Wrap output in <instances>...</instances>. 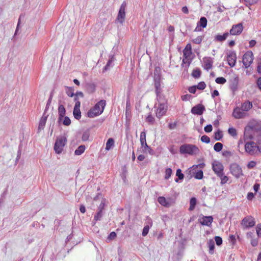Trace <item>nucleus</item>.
Listing matches in <instances>:
<instances>
[{"mask_svg": "<svg viewBox=\"0 0 261 261\" xmlns=\"http://www.w3.org/2000/svg\"><path fill=\"white\" fill-rule=\"evenodd\" d=\"M204 131L206 133H210L211 132L213 129L212 125L211 124L207 125L206 126L204 127Z\"/></svg>", "mask_w": 261, "mask_h": 261, "instance_id": "nucleus-54", "label": "nucleus"}, {"mask_svg": "<svg viewBox=\"0 0 261 261\" xmlns=\"http://www.w3.org/2000/svg\"><path fill=\"white\" fill-rule=\"evenodd\" d=\"M149 229L150 227L148 225L144 226L142 231V236L143 237L146 236L148 234Z\"/></svg>", "mask_w": 261, "mask_h": 261, "instance_id": "nucleus-47", "label": "nucleus"}, {"mask_svg": "<svg viewBox=\"0 0 261 261\" xmlns=\"http://www.w3.org/2000/svg\"><path fill=\"white\" fill-rule=\"evenodd\" d=\"M116 237V233L113 231L110 233V234L108 238L110 240L114 239Z\"/></svg>", "mask_w": 261, "mask_h": 261, "instance_id": "nucleus-61", "label": "nucleus"}, {"mask_svg": "<svg viewBox=\"0 0 261 261\" xmlns=\"http://www.w3.org/2000/svg\"><path fill=\"white\" fill-rule=\"evenodd\" d=\"M256 85L258 88L261 90V77H259L256 81Z\"/></svg>", "mask_w": 261, "mask_h": 261, "instance_id": "nucleus-62", "label": "nucleus"}, {"mask_svg": "<svg viewBox=\"0 0 261 261\" xmlns=\"http://www.w3.org/2000/svg\"><path fill=\"white\" fill-rule=\"evenodd\" d=\"M215 81L217 84H224L226 83V80L224 77H219L216 78Z\"/></svg>", "mask_w": 261, "mask_h": 261, "instance_id": "nucleus-43", "label": "nucleus"}, {"mask_svg": "<svg viewBox=\"0 0 261 261\" xmlns=\"http://www.w3.org/2000/svg\"><path fill=\"white\" fill-rule=\"evenodd\" d=\"M256 231L258 237H261V224H257L256 226Z\"/></svg>", "mask_w": 261, "mask_h": 261, "instance_id": "nucleus-53", "label": "nucleus"}, {"mask_svg": "<svg viewBox=\"0 0 261 261\" xmlns=\"http://www.w3.org/2000/svg\"><path fill=\"white\" fill-rule=\"evenodd\" d=\"M176 123H171L169 124V128L171 129H174L176 126Z\"/></svg>", "mask_w": 261, "mask_h": 261, "instance_id": "nucleus-64", "label": "nucleus"}, {"mask_svg": "<svg viewBox=\"0 0 261 261\" xmlns=\"http://www.w3.org/2000/svg\"><path fill=\"white\" fill-rule=\"evenodd\" d=\"M192 59V46L191 44L188 43L183 50L182 63L189 66Z\"/></svg>", "mask_w": 261, "mask_h": 261, "instance_id": "nucleus-5", "label": "nucleus"}, {"mask_svg": "<svg viewBox=\"0 0 261 261\" xmlns=\"http://www.w3.org/2000/svg\"><path fill=\"white\" fill-rule=\"evenodd\" d=\"M81 106V102L80 101H77L75 103V106L74 107L73 114L74 117V118L77 120L80 119L81 117V113L80 111V108Z\"/></svg>", "mask_w": 261, "mask_h": 261, "instance_id": "nucleus-21", "label": "nucleus"}, {"mask_svg": "<svg viewBox=\"0 0 261 261\" xmlns=\"http://www.w3.org/2000/svg\"><path fill=\"white\" fill-rule=\"evenodd\" d=\"M197 87L196 86H194L189 87V91L191 93H195L196 91Z\"/></svg>", "mask_w": 261, "mask_h": 261, "instance_id": "nucleus-57", "label": "nucleus"}, {"mask_svg": "<svg viewBox=\"0 0 261 261\" xmlns=\"http://www.w3.org/2000/svg\"><path fill=\"white\" fill-rule=\"evenodd\" d=\"M253 59V54L251 51H248L244 55L243 63L245 68H248L250 66Z\"/></svg>", "mask_w": 261, "mask_h": 261, "instance_id": "nucleus-9", "label": "nucleus"}, {"mask_svg": "<svg viewBox=\"0 0 261 261\" xmlns=\"http://www.w3.org/2000/svg\"><path fill=\"white\" fill-rule=\"evenodd\" d=\"M208 246L209 248V252L211 254H213L215 248V243L213 240H210L208 242Z\"/></svg>", "mask_w": 261, "mask_h": 261, "instance_id": "nucleus-31", "label": "nucleus"}, {"mask_svg": "<svg viewBox=\"0 0 261 261\" xmlns=\"http://www.w3.org/2000/svg\"><path fill=\"white\" fill-rule=\"evenodd\" d=\"M255 141L256 142L257 147L258 149V151H259V153H261V136H258L257 137Z\"/></svg>", "mask_w": 261, "mask_h": 261, "instance_id": "nucleus-35", "label": "nucleus"}, {"mask_svg": "<svg viewBox=\"0 0 261 261\" xmlns=\"http://www.w3.org/2000/svg\"><path fill=\"white\" fill-rule=\"evenodd\" d=\"M158 202L163 206L169 207L174 203L173 199L171 197L165 198L163 196H160L158 198Z\"/></svg>", "mask_w": 261, "mask_h": 261, "instance_id": "nucleus-11", "label": "nucleus"}, {"mask_svg": "<svg viewBox=\"0 0 261 261\" xmlns=\"http://www.w3.org/2000/svg\"><path fill=\"white\" fill-rule=\"evenodd\" d=\"M200 71L199 69H195L193 71L192 75L194 77L198 78L200 76Z\"/></svg>", "mask_w": 261, "mask_h": 261, "instance_id": "nucleus-46", "label": "nucleus"}, {"mask_svg": "<svg viewBox=\"0 0 261 261\" xmlns=\"http://www.w3.org/2000/svg\"><path fill=\"white\" fill-rule=\"evenodd\" d=\"M238 83L239 77L235 75L231 80V88L233 90H236L238 88Z\"/></svg>", "mask_w": 261, "mask_h": 261, "instance_id": "nucleus-25", "label": "nucleus"}, {"mask_svg": "<svg viewBox=\"0 0 261 261\" xmlns=\"http://www.w3.org/2000/svg\"><path fill=\"white\" fill-rule=\"evenodd\" d=\"M99 200L100 201L99 204L98 205V210L102 211L108 202L106 198L103 197L102 194H98L95 196V200Z\"/></svg>", "mask_w": 261, "mask_h": 261, "instance_id": "nucleus-17", "label": "nucleus"}, {"mask_svg": "<svg viewBox=\"0 0 261 261\" xmlns=\"http://www.w3.org/2000/svg\"><path fill=\"white\" fill-rule=\"evenodd\" d=\"M66 110L63 105H60L58 108V113L60 117H63L65 114Z\"/></svg>", "mask_w": 261, "mask_h": 261, "instance_id": "nucleus-30", "label": "nucleus"}, {"mask_svg": "<svg viewBox=\"0 0 261 261\" xmlns=\"http://www.w3.org/2000/svg\"><path fill=\"white\" fill-rule=\"evenodd\" d=\"M207 25V19L204 17H202L200 18V20L197 22V25L196 28L195 29L194 31L198 32L200 31L199 29V26L202 27V28H205Z\"/></svg>", "mask_w": 261, "mask_h": 261, "instance_id": "nucleus-22", "label": "nucleus"}, {"mask_svg": "<svg viewBox=\"0 0 261 261\" xmlns=\"http://www.w3.org/2000/svg\"><path fill=\"white\" fill-rule=\"evenodd\" d=\"M229 34V33L226 32L222 35H217L215 36V39L218 41H223L225 40L228 37Z\"/></svg>", "mask_w": 261, "mask_h": 261, "instance_id": "nucleus-28", "label": "nucleus"}, {"mask_svg": "<svg viewBox=\"0 0 261 261\" xmlns=\"http://www.w3.org/2000/svg\"><path fill=\"white\" fill-rule=\"evenodd\" d=\"M196 204V198L194 197L191 198L190 199V201L189 210L193 211L195 208Z\"/></svg>", "mask_w": 261, "mask_h": 261, "instance_id": "nucleus-34", "label": "nucleus"}, {"mask_svg": "<svg viewBox=\"0 0 261 261\" xmlns=\"http://www.w3.org/2000/svg\"><path fill=\"white\" fill-rule=\"evenodd\" d=\"M90 136V132L89 130H86L82 135V139L83 141H87Z\"/></svg>", "mask_w": 261, "mask_h": 261, "instance_id": "nucleus-38", "label": "nucleus"}, {"mask_svg": "<svg viewBox=\"0 0 261 261\" xmlns=\"http://www.w3.org/2000/svg\"><path fill=\"white\" fill-rule=\"evenodd\" d=\"M230 173L237 178H240L243 175L241 167L236 163L232 164L230 166Z\"/></svg>", "mask_w": 261, "mask_h": 261, "instance_id": "nucleus-8", "label": "nucleus"}, {"mask_svg": "<svg viewBox=\"0 0 261 261\" xmlns=\"http://www.w3.org/2000/svg\"><path fill=\"white\" fill-rule=\"evenodd\" d=\"M102 211L101 210H98V212L96 214L94 217V220L97 221L100 220L102 216Z\"/></svg>", "mask_w": 261, "mask_h": 261, "instance_id": "nucleus-40", "label": "nucleus"}, {"mask_svg": "<svg viewBox=\"0 0 261 261\" xmlns=\"http://www.w3.org/2000/svg\"><path fill=\"white\" fill-rule=\"evenodd\" d=\"M86 149L85 145H82L78 147V148L74 151V154L76 155H80L83 153Z\"/></svg>", "mask_w": 261, "mask_h": 261, "instance_id": "nucleus-27", "label": "nucleus"}, {"mask_svg": "<svg viewBox=\"0 0 261 261\" xmlns=\"http://www.w3.org/2000/svg\"><path fill=\"white\" fill-rule=\"evenodd\" d=\"M172 170L171 168H167L165 171V178L168 179L171 176Z\"/></svg>", "mask_w": 261, "mask_h": 261, "instance_id": "nucleus-41", "label": "nucleus"}, {"mask_svg": "<svg viewBox=\"0 0 261 261\" xmlns=\"http://www.w3.org/2000/svg\"><path fill=\"white\" fill-rule=\"evenodd\" d=\"M200 223L202 225L210 226L213 221L212 216H200L198 219Z\"/></svg>", "mask_w": 261, "mask_h": 261, "instance_id": "nucleus-16", "label": "nucleus"}, {"mask_svg": "<svg viewBox=\"0 0 261 261\" xmlns=\"http://www.w3.org/2000/svg\"><path fill=\"white\" fill-rule=\"evenodd\" d=\"M255 224V221L254 218L251 216L245 217L241 222V225L244 229L252 227Z\"/></svg>", "mask_w": 261, "mask_h": 261, "instance_id": "nucleus-7", "label": "nucleus"}, {"mask_svg": "<svg viewBox=\"0 0 261 261\" xmlns=\"http://www.w3.org/2000/svg\"><path fill=\"white\" fill-rule=\"evenodd\" d=\"M232 116L236 119H242L247 116V113L244 112L240 107H236L232 112Z\"/></svg>", "mask_w": 261, "mask_h": 261, "instance_id": "nucleus-12", "label": "nucleus"}, {"mask_svg": "<svg viewBox=\"0 0 261 261\" xmlns=\"http://www.w3.org/2000/svg\"><path fill=\"white\" fill-rule=\"evenodd\" d=\"M155 92L156 94V101L155 102L154 108L156 117L160 119L166 115L167 112L168 106L167 100L165 96L161 93L160 89L158 84L155 83Z\"/></svg>", "mask_w": 261, "mask_h": 261, "instance_id": "nucleus-1", "label": "nucleus"}, {"mask_svg": "<svg viewBox=\"0 0 261 261\" xmlns=\"http://www.w3.org/2000/svg\"><path fill=\"white\" fill-rule=\"evenodd\" d=\"M215 241L217 245L220 246L222 243V239L220 237L216 236L215 237Z\"/></svg>", "mask_w": 261, "mask_h": 261, "instance_id": "nucleus-51", "label": "nucleus"}, {"mask_svg": "<svg viewBox=\"0 0 261 261\" xmlns=\"http://www.w3.org/2000/svg\"><path fill=\"white\" fill-rule=\"evenodd\" d=\"M201 141L203 142L208 143L210 142V139L207 136L203 135L201 138Z\"/></svg>", "mask_w": 261, "mask_h": 261, "instance_id": "nucleus-50", "label": "nucleus"}, {"mask_svg": "<svg viewBox=\"0 0 261 261\" xmlns=\"http://www.w3.org/2000/svg\"><path fill=\"white\" fill-rule=\"evenodd\" d=\"M179 151L181 154L193 156L199 154L200 150L196 145L186 143L180 146Z\"/></svg>", "mask_w": 261, "mask_h": 261, "instance_id": "nucleus-2", "label": "nucleus"}, {"mask_svg": "<svg viewBox=\"0 0 261 261\" xmlns=\"http://www.w3.org/2000/svg\"><path fill=\"white\" fill-rule=\"evenodd\" d=\"M140 142L141 146L142 148H144V150L145 151L148 150L150 153L151 149L147 144L146 141V134L144 132H141L140 134Z\"/></svg>", "mask_w": 261, "mask_h": 261, "instance_id": "nucleus-18", "label": "nucleus"}, {"mask_svg": "<svg viewBox=\"0 0 261 261\" xmlns=\"http://www.w3.org/2000/svg\"><path fill=\"white\" fill-rule=\"evenodd\" d=\"M243 30L242 23H238L233 25L232 28L230 30V34L232 35H238L240 34Z\"/></svg>", "mask_w": 261, "mask_h": 261, "instance_id": "nucleus-14", "label": "nucleus"}, {"mask_svg": "<svg viewBox=\"0 0 261 261\" xmlns=\"http://www.w3.org/2000/svg\"><path fill=\"white\" fill-rule=\"evenodd\" d=\"M66 93L68 96L70 97H72L74 95L73 90L71 88H68L67 90L66 91Z\"/></svg>", "mask_w": 261, "mask_h": 261, "instance_id": "nucleus-52", "label": "nucleus"}, {"mask_svg": "<svg viewBox=\"0 0 261 261\" xmlns=\"http://www.w3.org/2000/svg\"><path fill=\"white\" fill-rule=\"evenodd\" d=\"M223 148V144L221 143H216L214 146V149L216 152L220 151Z\"/></svg>", "mask_w": 261, "mask_h": 261, "instance_id": "nucleus-36", "label": "nucleus"}, {"mask_svg": "<svg viewBox=\"0 0 261 261\" xmlns=\"http://www.w3.org/2000/svg\"><path fill=\"white\" fill-rule=\"evenodd\" d=\"M257 71L258 73H261V60H259L257 66Z\"/></svg>", "mask_w": 261, "mask_h": 261, "instance_id": "nucleus-60", "label": "nucleus"}, {"mask_svg": "<svg viewBox=\"0 0 261 261\" xmlns=\"http://www.w3.org/2000/svg\"><path fill=\"white\" fill-rule=\"evenodd\" d=\"M246 5H251L256 3L257 0H244Z\"/></svg>", "mask_w": 261, "mask_h": 261, "instance_id": "nucleus-55", "label": "nucleus"}, {"mask_svg": "<svg viewBox=\"0 0 261 261\" xmlns=\"http://www.w3.org/2000/svg\"><path fill=\"white\" fill-rule=\"evenodd\" d=\"M114 140L113 138H110L108 140V141L106 143V146L105 149L107 151H109L110 149H112L114 147Z\"/></svg>", "mask_w": 261, "mask_h": 261, "instance_id": "nucleus-26", "label": "nucleus"}, {"mask_svg": "<svg viewBox=\"0 0 261 261\" xmlns=\"http://www.w3.org/2000/svg\"><path fill=\"white\" fill-rule=\"evenodd\" d=\"M202 40H203V37L202 36H199L194 39H193L192 42L195 44H199L201 43Z\"/></svg>", "mask_w": 261, "mask_h": 261, "instance_id": "nucleus-42", "label": "nucleus"}, {"mask_svg": "<svg viewBox=\"0 0 261 261\" xmlns=\"http://www.w3.org/2000/svg\"><path fill=\"white\" fill-rule=\"evenodd\" d=\"M254 196V194L252 192H250L247 194V199L250 200H252Z\"/></svg>", "mask_w": 261, "mask_h": 261, "instance_id": "nucleus-63", "label": "nucleus"}, {"mask_svg": "<svg viewBox=\"0 0 261 261\" xmlns=\"http://www.w3.org/2000/svg\"><path fill=\"white\" fill-rule=\"evenodd\" d=\"M213 60L211 57H204L203 59V66L205 69L208 70L212 68Z\"/></svg>", "mask_w": 261, "mask_h": 261, "instance_id": "nucleus-20", "label": "nucleus"}, {"mask_svg": "<svg viewBox=\"0 0 261 261\" xmlns=\"http://www.w3.org/2000/svg\"><path fill=\"white\" fill-rule=\"evenodd\" d=\"M106 106V101L101 100L98 102L88 112L89 117L93 118L101 114L104 110Z\"/></svg>", "mask_w": 261, "mask_h": 261, "instance_id": "nucleus-3", "label": "nucleus"}, {"mask_svg": "<svg viewBox=\"0 0 261 261\" xmlns=\"http://www.w3.org/2000/svg\"><path fill=\"white\" fill-rule=\"evenodd\" d=\"M213 169L217 175H221L223 172L224 167L220 162L215 161L213 163Z\"/></svg>", "mask_w": 261, "mask_h": 261, "instance_id": "nucleus-15", "label": "nucleus"}, {"mask_svg": "<svg viewBox=\"0 0 261 261\" xmlns=\"http://www.w3.org/2000/svg\"><path fill=\"white\" fill-rule=\"evenodd\" d=\"M67 142V138L65 136H60L57 138L55 143L54 149L55 152L60 154L63 151V148Z\"/></svg>", "mask_w": 261, "mask_h": 261, "instance_id": "nucleus-6", "label": "nucleus"}, {"mask_svg": "<svg viewBox=\"0 0 261 261\" xmlns=\"http://www.w3.org/2000/svg\"><path fill=\"white\" fill-rule=\"evenodd\" d=\"M221 179V184L224 185L226 184L228 180V177L224 175L223 172L221 174V175H218Z\"/></svg>", "mask_w": 261, "mask_h": 261, "instance_id": "nucleus-33", "label": "nucleus"}, {"mask_svg": "<svg viewBox=\"0 0 261 261\" xmlns=\"http://www.w3.org/2000/svg\"><path fill=\"white\" fill-rule=\"evenodd\" d=\"M240 108L244 112H245L246 113H247L248 111H249L251 109H252V103L250 101H246L243 103H242Z\"/></svg>", "mask_w": 261, "mask_h": 261, "instance_id": "nucleus-24", "label": "nucleus"}, {"mask_svg": "<svg viewBox=\"0 0 261 261\" xmlns=\"http://www.w3.org/2000/svg\"><path fill=\"white\" fill-rule=\"evenodd\" d=\"M237 55L234 51H229L227 55L228 64L231 67H234L236 63Z\"/></svg>", "mask_w": 261, "mask_h": 261, "instance_id": "nucleus-13", "label": "nucleus"}, {"mask_svg": "<svg viewBox=\"0 0 261 261\" xmlns=\"http://www.w3.org/2000/svg\"><path fill=\"white\" fill-rule=\"evenodd\" d=\"M204 111V107L201 104H198L192 108L191 113L195 115H201Z\"/></svg>", "mask_w": 261, "mask_h": 261, "instance_id": "nucleus-19", "label": "nucleus"}, {"mask_svg": "<svg viewBox=\"0 0 261 261\" xmlns=\"http://www.w3.org/2000/svg\"><path fill=\"white\" fill-rule=\"evenodd\" d=\"M256 165V162L254 161H251L248 162L247 165V167L248 169H252L254 168Z\"/></svg>", "mask_w": 261, "mask_h": 261, "instance_id": "nucleus-49", "label": "nucleus"}, {"mask_svg": "<svg viewBox=\"0 0 261 261\" xmlns=\"http://www.w3.org/2000/svg\"><path fill=\"white\" fill-rule=\"evenodd\" d=\"M47 119V115H46L44 113L39 121L38 128V133L44 129V128L45 126Z\"/></svg>", "mask_w": 261, "mask_h": 261, "instance_id": "nucleus-23", "label": "nucleus"}, {"mask_svg": "<svg viewBox=\"0 0 261 261\" xmlns=\"http://www.w3.org/2000/svg\"><path fill=\"white\" fill-rule=\"evenodd\" d=\"M203 176V173L202 170H199L196 172L195 178L198 179H201L202 178Z\"/></svg>", "mask_w": 261, "mask_h": 261, "instance_id": "nucleus-44", "label": "nucleus"}, {"mask_svg": "<svg viewBox=\"0 0 261 261\" xmlns=\"http://www.w3.org/2000/svg\"><path fill=\"white\" fill-rule=\"evenodd\" d=\"M244 147L245 152L250 155L259 153L255 140L245 142Z\"/></svg>", "mask_w": 261, "mask_h": 261, "instance_id": "nucleus-4", "label": "nucleus"}, {"mask_svg": "<svg viewBox=\"0 0 261 261\" xmlns=\"http://www.w3.org/2000/svg\"><path fill=\"white\" fill-rule=\"evenodd\" d=\"M197 88L199 90H203L206 87V84L203 82H201L196 86Z\"/></svg>", "mask_w": 261, "mask_h": 261, "instance_id": "nucleus-48", "label": "nucleus"}, {"mask_svg": "<svg viewBox=\"0 0 261 261\" xmlns=\"http://www.w3.org/2000/svg\"><path fill=\"white\" fill-rule=\"evenodd\" d=\"M223 137L222 133L220 130H218L215 133V139L216 140H220Z\"/></svg>", "mask_w": 261, "mask_h": 261, "instance_id": "nucleus-39", "label": "nucleus"}, {"mask_svg": "<svg viewBox=\"0 0 261 261\" xmlns=\"http://www.w3.org/2000/svg\"><path fill=\"white\" fill-rule=\"evenodd\" d=\"M204 166V164H200L199 165H193L192 167L189 168V171L190 173H195L197 170V169L199 167L200 168H203Z\"/></svg>", "mask_w": 261, "mask_h": 261, "instance_id": "nucleus-29", "label": "nucleus"}, {"mask_svg": "<svg viewBox=\"0 0 261 261\" xmlns=\"http://www.w3.org/2000/svg\"><path fill=\"white\" fill-rule=\"evenodd\" d=\"M251 244L252 246L255 247L258 244V240L255 239H252L251 240Z\"/></svg>", "mask_w": 261, "mask_h": 261, "instance_id": "nucleus-59", "label": "nucleus"}, {"mask_svg": "<svg viewBox=\"0 0 261 261\" xmlns=\"http://www.w3.org/2000/svg\"><path fill=\"white\" fill-rule=\"evenodd\" d=\"M228 134L233 137L237 136V132L236 128L234 127H229L228 129Z\"/></svg>", "mask_w": 261, "mask_h": 261, "instance_id": "nucleus-37", "label": "nucleus"}, {"mask_svg": "<svg viewBox=\"0 0 261 261\" xmlns=\"http://www.w3.org/2000/svg\"><path fill=\"white\" fill-rule=\"evenodd\" d=\"M176 175L178 177V178H176L175 179V182H178V179L182 180L184 179V175L181 173V170L180 169H178L176 171Z\"/></svg>", "mask_w": 261, "mask_h": 261, "instance_id": "nucleus-32", "label": "nucleus"}, {"mask_svg": "<svg viewBox=\"0 0 261 261\" xmlns=\"http://www.w3.org/2000/svg\"><path fill=\"white\" fill-rule=\"evenodd\" d=\"M191 95L189 94H186L181 96V99L183 101H187L190 99Z\"/></svg>", "mask_w": 261, "mask_h": 261, "instance_id": "nucleus-58", "label": "nucleus"}, {"mask_svg": "<svg viewBox=\"0 0 261 261\" xmlns=\"http://www.w3.org/2000/svg\"><path fill=\"white\" fill-rule=\"evenodd\" d=\"M125 7L126 3L124 2L120 6L119 11L116 18V21L121 24H122L125 20Z\"/></svg>", "mask_w": 261, "mask_h": 261, "instance_id": "nucleus-10", "label": "nucleus"}, {"mask_svg": "<svg viewBox=\"0 0 261 261\" xmlns=\"http://www.w3.org/2000/svg\"><path fill=\"white\" fill-rule=\"evenodd\" d=\"M146 121L149 124H153L154 122V118L151 115H149L146 117Z\"/></svg>", "mask_w": 261, "mask_h": 261, "instance_id": "nucleus-45", "label": "nucleus"}, {"mask_svg": "<svg viewBox=\"0 0 261 261\" xmlns=\"http://www.w3.org/2000/svg\"><path fill=\"white\" fill-rule=\"evenodd\" d=\"M71 123L70 119L68 117H65L63 121V124L65 125H69Z\"/></svg>", "mask_w": 261, "mask_h": 261, "instance_id": "nucleus-56", "label": "nucleus"}]
</instances>
